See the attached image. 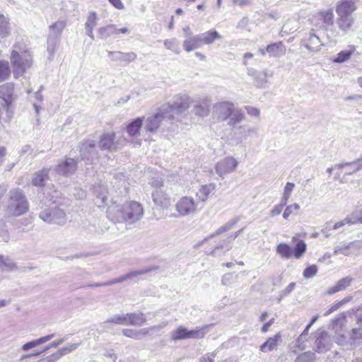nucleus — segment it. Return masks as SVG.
Here are the masks:
<instances>
[{
    "label": "nucleus",
    "instance_id": "1",
    "mask_svg": "<svg viewBox=\"0 0 362 362\" xmlns=\"http://www.w3.org/2000/svg\"><path fill=\"white\" fill-rule=\"evenodd\" d=\"M107 214L108 218L112 221L131 224L143 216L144 209L139 202L128 201L122 204L113 203L108 207Z\"/></svg>",
    "mask_w": 362,
    "mask_h": 362
},
{
    "label": "nucleus",
    "instance_id": "2",
    "mask_svg": "<svg viewBox=\"0 0 362 362\" xmlns=\"http://www.w3.org/2000/svg\"><path fill=\"white\" fill-rule=\"evenodd\" d=\"M10 61L13 76L18 78L31 68L33 63V54L25 45L16 44L11 50Z\"/></svg>",
    "mask_w": 362,
    "mask_h": 362
},
{
    "label": "nucleus",
    "instance_id": "3",
    "mask_svg": "<svg viewBox=\"0 0 362 362\" xmlns=\"http://www.w3.org/2000/svg\"><path fill=\"white\" fill-rule=\"evenodd\" d=\"M28 210V203L23 192L19 189H12L8 192L5 205V212L9 216H19Z\"/></svg>",
    "mask_w": 362,
    "mask_h": 362
},
{
    "label": "nucleus",
    "instance_id": "4",
    "mask_svg": "<svg viewBox=\"0 0 362 362\" xmlns=\"http://www.w3.org/2000/svg\"><path fill=\"white\" fill-rule=\"evenodd\" d=\"M167 107L161 106L156 112L148 115L146 118L144 119V132L153 134L159 129L162 122L172 121L170 115H168L166 110Z\"/></svg>",
    "mask_w": 362,
    "mask_h": 362
},
{
    "label": "nucleus",
    "instance_id": "5",
    "mask_svg": "<svg viewBox=\"0 0 362 362\" xmlns=\"http://www.w3.org/2000/svg\"><path fill=\"white\" fill-rule=\"evenodd\" d=\"M66 27L64 21L59 20L49 26L47 35V52L49 54V59H52L56 49L59 45L61 35Z\"/></svg>",
    "mask_w": 362,
    "mask_h": 362
},
{
    "label": "nucleus",
    "instance_id": "6",
    "mask_svg": "<svg viewBox=\"0 0 362 362\" xmlns=\"http://www.w3.org/2000/svg\"><path fill=\"white\" fill-rule=\"evenodd\" d=\"M192 102V99L189 95H178L174 98V101L172 104L167 103L162 106L163 107H168L166 112L168 115H170L172 121H173L177 115L188 110Z\"/></svg>",
    "mask_w": 362,
    "mask_h": 362
},
{
    "label": "nucleus",
    "instance_id": "7",
    "mask_svg": "<svg viewBox=\"0 0 362 362\" xmlns=\"http://www.w3.org/2000/svg\"><path fill=\"white\" fill-rule=\"evenodd\" d=\"M210 325L189 330L185 327L180 326L171 332L170 338L173 341L187 339H202L208 332Z\"/></svg>",
    "mask_w": 362,
    "mask_h": 362
},
{
    "label": "nucleus",
    "instance_id": "8",
    "mask_svg": "<svg viewBox=\"0 0 362 362\" xmlns=\"http://www.w3.org/2000/svg\"><path fill=\"white\" fill-rule=\"evenodd\" d=\"M177 217H185L194 215L198 211V203L191 196H182L175 204Z\"/></svg>",
    "mask_w": 362,
    "mask_h": 362
},
{
    "label": "nucleus",
    "instance_id": "9",
    "mask_svg": "<svg viewBox=\"0 0 362 362\" xmlns=\"http://www.w3.org/2000/svg\"><path fill=\"white\" fill-rule=\"evenodd\" d=\"M14 89L15 87L13 83H6L0 86V98L4 101L3 107L7 112L8 120L12 117V103L16 98Z\"/></svg>",
    "mask_w": 362,
    "mask_h": 362
},
{
    "label": "nucleus",
    "instance_id": "10",
    "mask_svg": "<svg viewBox=\"0 0 362 362\" xmlns=\"http://www.w3.org/2000/svg\"><path fill=\"white\" fill-rule=\"evenodd\" d=\"M238 160L232 156H228L220 159L215 165L216 174L224 177L226 175L235 172L238 166Z\"/></svg>",
    "mask_w": 362,
    "mask_h": 362
},
{
    "label": "nucleus",
    "instance_id": "11",
    "mask_svg": "<svg viewBox=\"0 0 362 362\" xmlns=\"http://www.w3.org/2000/svg\"><path fill=\"white\" fill-rule=\"evenodd\" d=\"M334 13L331 8L322 10L310 19L311 24L320 29H327L334 24Z\"/></svg>",
    "mask_w": 362,
    "mask_h": 362
},
{
    "label": "nucleus",
    "instance_id": "12",
    "mask_svg": "<svg viewBox=\"0 0 362 362\" xmlns=\"http://www.w3.org/2000/svg\"><path fill=\"white\" fill-rule=\"evenodd\" d=\"M40 218L49 223L62 224L66 221V214L63 210L54 206L43 210L40 214Z\"/></svg>",
    "mask_w": 362,
    "mask_h": 362
},
{
    "label": "nucleus",
    "instance_id": "13",
    "mask_svg": "<svg viewBox=\"0 0 362 362\" xmlns=\"http://www.w3.org/2000/svg\"><path fill=\"white\" fill-rule=\"evenodd\" d=\"M337 168L339 170V180L342 182L345 175H352L362 168V156L355 161L337 164Z\"/></svg>",
    "mask_w": 362,
    "mask_h": 362
},
{
    "label": "nucleus",
    "instance_id": "14",
    "mask_svg": "<svg viewBox=\"0 0 362 362\" xmlns=\"http://www.w3.org/2000/svg\"><path fill=\"white\" fill-rule=\"evenodd\" d=\"M302 44L310 52H318L323 46L321 39L313 29L303 37Z\"/></svg>",
    "mask_w": 362,
    "mask_h": 362
},
{
    "label": "nucleus",
    "instance_id": "15",
    "mask_svg": "<svg viewBox=\"0 0 362 362\" xmlns=\"http://www.w3.org/2000/svg\"><path fill=\"white\" fill-rule=\"evenodd\" d=\"M344 327V315H341L332 321L331 327L336 334L335 341L339 345H344L346 344V337L343 333Z\"/></svg>",
    "mask_w": 362,
    "mask_h": 362
},
{
    "label": "nucleus",
    "instance_id": "16",
    "mask_svg": "<svg viewBox=\"0 0 362 362\" xmlns=\"http://www.w3.org/2000/svg\"><path fill=\"white\" fill-rule=\"evenodd\" d=\"M356 9V0H339L335 5L337 16H351Z\"/></svg>",
    "mask_w": 362,
    "mask_h": 362
},
{
    "label": "nucleus",
    "instance_id": "17",
    "mask_svg": "<svg viewBox=\"0 0 362 362\" xmlns=\"http://www.w3.org/2000/svg\"><path fill=\"white\" fill-rule=\"evenodd\" d=\"M234 107L235 105L232 102L228 100L221 101L214 105V112L218 119L226 121Z\"/></svg>",
    "mask_w": 362,
    "mask_h": 362
},
{
    "label": "nucleus",
    "instance_id": "18",
    "mask_svg": "<svg viewBox=\"0 0 362 362\" xmlns=\"http://www.w3.org/2000/svg\"><path fill=\"white\" fill-rule=\"evenodd\" d=\"M76 169L77 161L74 158H66L57 165L55 171L61 175L69 176L74 174Z\"/></svg>",
    "mask_w": 362,
    "mask_h": 362
},
{
    "label": "nucleus",
    "instance_id": "19",
    "mask_svg": "<svg viewBox=\"0 0 362 362\" xmlns=\"http://www.w3.org/2000/svg\"><path fill=\"white\" fill-rule=\"evenodd\" d=\"M144 117H136L132 119L127 124L125 131L131 138L132 141L140 136L141 127L144 125Z\"/></svg>",
    "mask_w": 362,
    "mask_h": 362
},
{
    "label": "nucleus",
    "instance_id": "20",
    "mask_svg": "<svg viewBox=\"0 0 362 362\" xmlns=\"http://www.w3.org/2000/svg\"><path fill=\"white\" fill-rule=\"evenodd\" d=\"M282 342V334L277 332L272 337H269L260 346L259 351L263 353H269L277 350Z\"/></svg>",
    "mask_w": 362,
    "mask_h": 362
},
{
    "label": "nucleus",
    "instance_id": "21",
    "mask_svg": "<svg viewBox=\"0 0 362 362\" xmlns=\"http://www.w3.org/2000/svg\"><path fill=\"white\" fill-rule=\"evenodd\" d=\"M211 101V98L209 96L200 99L194 106L195 115L202 117L208 116L210 112Z\"/></svg>",
    "mask_w": 362,
    "mask_h": 362
},
{
    "label": "nucleus",
    "instance_id": "22",
    "mask_svg": "<svg viewBox=\"0 0 362 362\" xmlns=\"http://www.w3.org/2000/svg\"><path fill=\"white\" fill-rule=\"evenodd\" d=\"M115 134L107 132L103 134L99 141V147L103 150L115 151L117 148V143L115 141Z\"/></svg>",
    "mask_w": 362,
    "mask_h": 362
},
{
    "label": "nucleus",
    "instance_id": "23",
    "mask_svg": "<svg viewBox=\"0 0 362 362\" xmlns=\"http://www.w3.org/2000/svg\"><path fill=\"white\" fill-rule=\"evenodd\" d=\"M153 201L157 206L168 209L171 205L170 197L164 191L156 189L152 193Z\"/></svg>",
    "mask_w": 362,
    "mask_h": 362
},
{
    "label": "nucleus",
    "instance_id": "24",
    "mask_svg": "<svg viewBox=\"0 0 362 362\" xmlns=\"http://www.w3.org/2000/svg\"><path fill=\"white\" fill-rule=\"evenodd\" d=\"M93 193L95 196V202L99 207L104 206L107 201V189L103 185H96L93 187Z\"/></svg>",
    "mask_w": 362,
    "mask_h": 362
},
{
    "label": "nucleus",
    "instance_id": "25",
    "mask_svg": "<svg viewBox=\"0 0 362 362\" xmlns=\"http://www.w3.org/2000/svg\"><path fill=\"white\" fill-rule=\"evenodd\" d=\"M247 73L253 78L256 86L258 87H262L266 84L268 78L271 76L267 70L257 71L254 69H249Z\"/></svg>",
    "mask_w": 362,
    "mask_h": 362
},
{
    "label": "nucleus",
    "instance_id": "26",
    "mask_svg": "<svg viewBox=\"0 0 362 362\" xmlns=\"http://www.w3.org/2000/svg\"><path fill=\"white\" fill-rule=\"evenodd\" d=\"M214 190V184L209 183L201 185L195 194V197L197 198L196 202L198 204L199 202H206L208 200L210 194L213 193Z\"/></svg>",
    "mask_w": 362,
    "mask_h": 362
},
{
    "label": "nucleus",
    "instance_id": "27",
    "mask_svg": "<svg viewBox=\"0 0 362 362\" xmlns=\"http://www.w3.org/2000/svg\"><path fill=\"white\" fill-rule=\"evenodd\" d=\"M331 342L328 334L325 332H323L315 340L314 350L317 353H325L329 350Z\"/></svg>",
    "mask_w": 362,
    "mask_h": 362
},
{
    "label": "nucleus",
    "instance_id": "28",
    "mask_svg": "<svg viewBox=\"0 0 362 362\" xmlns=\"http://www.w3.org/2000/svg\"><path fill=\"white\" fill-rule=\"evenodd\" d=\"M286 47L281 42L269 45L266 49H260L259 52L262 55L268 53L272 57H280L286 53Z\"/></svg>",
    "mask_w": 362,
    "mask_h": 362
},
{
    "label": "nucleus",
    "instance_id": "29",
    "mask_svg": "<svg viewBox=\"0 0 362 362\" xmlns=\"http://www.w3.org/2000/svg\"><path fill=\"white\" fill-rule=\"evenodd\" d=\"M151 271V269H140V270H136V271H134V272H131L128 274H126L124 275H122L118 278H116V279H114L107 283H105L103 284V286H107V285H112V284H119V283H121V282H123L124 281H127V280H129V279H133L134 277L135 276H137L139 275H141V274H146L148 272Z\"/></svg>",
    "mask_w": 362,
    "mask_h": 362
},
{
    "label": "nucleus",
    "instance_id": "30",
    "mask_svg": "<svg viewBox=\"0 0 362 362\" xmlns=\"http://www.w3.org/2000/svg\"><path fill=\"white\" fill-rule=\"evenodd\" d=\"M292 242L296 243L295 247L293 248V257L299 259L306 252L307 244L303 240H298L297 235L292 238Z\"/></svg>",
    "mask_w": 362,
    "mask_h": 362
},
{
    "label": "nucleus",
    "instance_id": "31",
    "mask_svg": "<svg viewBox=\"0 0 362 362\" xmlns=\"http://www.w3.org/2000/svg\"><path fill=\"white\" fill-rule=\"evenodd\" d=\"M202 45L199 35H196L187 37L182 42V46L184 49L187 52H192Z\"/></svg>",
    "mask_w": 362,
    "mask_h": 362
},
{
    "label": "nucleus",
    "instance_id": "32",
    "mask_svg": "<svg viewBox=\"0 0 362 362\" xmlns=\"http://www.w3.org/2000/svg\"><path fill=\"white\" fill-rule=\"evenodd\" d=\"M355 52L356 47L354 45H350L347 49L339 52L336 57L332 59V62L336 64L346 62L350 59Z\"/></svg>",
    "mask_w": 362,
    "mask_h": 362
},
{
    "label": "nucleus",
    "instance_id": "33",
    "mask_svg": "<svg viewBox=\"0 0 362 362\" xmlns=\"http://www.w3.org/2000/svg\"><path fill=\"white\" fill-rule=\"evenodd\" d=\"M98 16L95 11H91L88 13L87 21L85 23V28L86 35L92 40L94 39L93 29L97 25Z\"/></svg>",
    "mask_w": 362,
    "mask_h": 362
},
{
    "label": "nucleus",
    "instance_id": "34",
    "mask_svg": "<svg viewBox=\"0 0 362 362\" xmlns=\"http://www.w3.org/2000/svg\"><path fill=\"white\" fill-rule=\"evenodd\" d=\"M108 55L115 61L124 62H131L136 59V54L134 52H109Z\"/></svg>",
    "mask_w": 362,
    "mask_h": 362
},
{
    "label": "nucleus",
    "instance_id": "35",
    "mask_svg": "<svg viewBox=\"0 0 362 362\" xmlns=\"http://www.w3.org/2000/svg\"><path fill=\"white\" fill-rule=\"evenodd\" d=\"M128 326L141 327L146 322V317L142 313H127Z\"/></svg>",
    "mask_w": 362,
    "mask_h": 362
},
{
    "label": "nucleus",
    "instance_id": "36",
    "mask_svg": "<svg viewBox=\"0 0 362 362\" xmlns=\"http://www.w3.org/2000/svg\"><path fill=\"white\" fill-rule=\"evenodd\" d=\"M276 253L281 259H289L293 257V248L286 243H281L276 247Z\"/></svg>",
    "mask_w": 362,
    "mask_h": 362
},
{
    "label": "nucleus",
    "instance_id": "37",
    "mask_svg": "<svg viewBox=\"0 0 362 362\" xmlns=\"http://www.w3.org/2000/svg\"><path fill=\"white\" fill-rule=\"evenodd\" d=\"M201 42L203 45H210L216 40H220L221 35L215 30L211 29L199 35Z\"/></svg>",
    "mask_w": 362,
    "mask_h": 362
},
{
    "label": "nucleus",
    "instance_id": "38",
    "mask_svg": "<svg viewBox=\"0 0 362 362\" xmlns=\"http://www.w3.org/2000/svg\"><path fill=\"white\" fill-rule=\"evenodd\" d=\"M54 336H55L54 334H51L46 335L45 337H42L35 339L33 341H29V342L25 344L22 346V349L24 351H27L31 349H33L42 344H44L45 342L51 340L52 339H53L54 337Z\"/></svg>",
    "mask_w": 362,
    "mask_h": 362
},
{
    "label": "nucleus",
    "instance_id": "39",
    "mask_svg": "<svg viewBox=\"0 0 362 362\" xmlns=\"http://www.w3.org/2000/svg\"><path fill=\"white\" fill-rule=\"evenodd\" d=\"M337 23L339 28L344 33L349 31L354 23L351 16H337Z\"/></svg>",
    "mask_w": 362,
    "mask_h": 362
},
{
    "label": "nucleus",
    "instance_id": "40",
    "mask_svg": "<svg viewBox=\"0 0 362 362\" xmlns=\"http://www.w3.org/2000/svg\"><path fill=\"white\" fill-rule=\"evenodd\" d=\"M48 169H42V170L35 173L32 179V184L36 187L42 186L45 181L48 179Z\"/></svg>",
    "mask_w": 362,
    "mask_h": 362
},
{
    "label": "nucleus",
    "instance_id": "41",
    "mask_svg": "<svg viewBox=\"0 0 362 362\" xmlns=\"http://www.w3.org/2000/svg\"><path fill=\"white\" fill-rule=\"evenodd\" d=\"M122 334L124 336L134 339H141L147 336V332L144 328L141 329H123Z\"/></svg>",
    "mask_w": 362,
    "mask_h": 362
},
{
    "label": "nucleus",
    "instance_id": "42",
    "mask_svg": "<svg viewBox=\"0 0 362 362\" xmlns=\"http://www.w3.org/2000/svg\"><path fill=\"white\" fill-rule=\"evenodd\" d=\"M11 27L8 16L0 13V37H6L9 35Z\"/></svg>",
    "mask_w": 362,
    "mask_h": 362
},
{
    "label": "nucleus",
    "instance_id": "43",
    "mask_svg": "<svg viewBox=\"0 0 362 362\" xmlns=\"http://www.w3.org/2000/svg\"><path fill=\"white\" fill-rule=\"evenodd\" d=\"M11 74V69L8 61L0 60V83L7 81Z\"/></svg>",
    "mask_w": 362,
    "mask_h": 362
},
{
    "label": "nucleus",
    "instance_id": "44",
    "mask_svg": "<svg viewBox=\"0 0 362 362\" xmlns=\"http://www.w3.org/2000/svg\"><path fill=\"white\" fill-rule=\"evenodd\" d=\"M355 248L356 245L354 243H349L348 245L337 246L334 250V255H337L341 254L349 256L354 253Z\"/></svg>",
    "mask_w": 362,
    "mask_h": 362
},
{
    "label": "nucleus",
    "instance_id": "45",
    "mask_svg": "<svg viewBox=\"0 0 362 362\" xmlns=\"http://www.w3.org/2000/svg\"><path fill=\"white\" fill-rule=\"evenodd\" d=\"M244 119V113L240 109L235 107L228 119V124L230 125H235L241 122Z\"/></svg>",
    "mask_w": 362,
    "mask_h": 362
},
{
    "label": "nucleus",
    "instance_id": "46",
    "mask_svg": "<svg viewBox=\"0 0 362 362\" xmlns=\"http://www.w3.org/2000/svg\"><path fill=\"white\" fill-rule=\"evenodd\" d=\"M351 279H350L349 277L341 279L336 284L335 286L329 288L327 293L329 294H333L338 291H340L344 289L345 288H346L348 286H349L351 284Z\"/></svg>",
    "mask_w": 362,
    "mask_h": 362
},
{
    "label": "nucleus",
    "instance_id": "47",
    "mask_svg": "<svg viewBox=\"0 0 362 362\" xmlns=\"http://www.w3.org/2000/svg\"><path fill=\"white\" fill-rule=\"evenodd\" d=\"M95 150V144L93 141H86L84 142L81 148L80 153L83 158H89L88 156L93 153Z\"/></svg>",
    "mask_w": 362,
    "mask_h": 362
},
{
    "label": "nucleus",
    "instance_id": "48",
    "mask_svg": "<svg viewBox=\"0 0 362 362\" xmlns=\"http://www.w3.org/2000/svg\"><path fill=\"white\" fill-rule=\"evenodd\" d=\"M254 132L255 131L252 128L245 125L240 126L234 131L235 135L240 139L241 141L243 139H245L248 136Z\"/></svg>",
    "mask_w": 362,
    "mask_h": 362
},
{
    "label": "nucleus",
    "instance_id": "49",
    "mask_svg": "<svg viewBox=\"0 0 362 362\" xmlns=\"http://www.w3.org/2000/svg\"><path fill=\"white\" fill-rule=\"evenodd\" d=\"M106 322L128 326L127 313L115 315L110 317Z\"/></svg>",
    "mask_w": 362,
    "mask_h": 362
},
{
    "label": "nucleus",
    "instance_id": "50",
    "mask_svg": "<svg viewBox=\"0 0 362 362\" xmlns=\"http://www.w3.org/2000/svg\"><path fill=\"white\" fill-rule=\"evenodd\" d=\"M163 44L166 49L172 51L176 54H179L181 52L178 41L176 38L166 39L163 41Z\"/></svg>",
    "mask_w": 362,
    "mask_h": 362
},
{
    "label": "nucleus",
    "instance_id": "51",
    "mask_svg": "<svg viewBox=\"0 0 362 362\" xmlns=\"http://www.w3.org/2000/svg\"><path fill=\"white\" fill-rule=\"evenodd\" d=\"M295 187L296 185L293 182H288L286 183L285 186L284 187L283 193L281 198V200H282L284 203H288Z\"/></svg>",
    "mask_w": 362,
    "mask_h": 362
},
{
    "label": "nucleus",
    "instance_id": "52",
    "mask_svg": "<svg viewBox=\"0 0 362 362\" xmlns=\"http://www.w3.org/2000/svg\"><path fill=\"white\" fill-rule=\"evenodd\" d=\"M0 269L11 271L16 269V264L8 257L0 255Z\"/></svg>",
    "mask_w": 362,
    "mask_h": 362
},
{
    "label": "nucleus",
    "instance_id": "53",
    "mask_svg": "<svg viewBox=\"0 0 362 362\" xmlns=\"http://www.w3.org/2000/svg\"><path fill=\"white\" fill-rule=\"evenodd\" d=\"M316 359L315 355L313 352L305 351L297 356L295 362H315Z\"/></svg>",
    "mask_w": 362,
    "mask_h": 362
},
{
    "label": "nucleus",
    "instance_id": "54",
    "mask_svg": "<svg viewBox=\"0 0 362 362\" xmlns=\"http://www.w3.org/2000/svg\"><path fill=\"white\" fill-rule=\"evenodd\" d=\"M115 26L114 25H109L105 27L100 28L98 32L101 38H106L112 35H115Z\"/></svg>",
    "mask_w": 362,
    "mask_h": 362
},
{
    "label": "nucleus",
    "instance_id": "55",
    "mask_svg": "<svg viewBox=\"0 0 362 362\" xmlns=\"http://www.w3.org/2000/svg\"><path fill=\"white\" fill-rule=\"evenodd\" d=\"M114 183L117 185L118 189H121V188L127 189V185H128L127 177L123 173L117 174L115 176V182Z\"/></svg>",
    "mask_w": 362,
    "mask_h": 362
},
{
    "label": "nucleus",
    "instance_id": "56",
    "mask_svg": "<svg viewBox=\"0 0 362 362\" xmlns=\"http://www.w3.org/2000/svg\"><path fill=\"white\" fill-rule=\"evenodd\" d=\"M34 101H33V107L35 108V112L37 115L40 113L41 110V106L38 104V103H41L43 99V96L40 90L35 92L33 95Z\"/></svg>",
    "mask_w": 362,
    "mask_h": 362
},
{
    "label": "nucleus",
    "instance_id": "57",
    "mask_svg": "<svg viewBox=\"0 0 362 362\" xmlns=\"http://www.w3.org/2000/svg\"><path fill=\"white\" fill-rule=\"evenodd\" d=\"M317 270V267L315 264L310 265L304 269L303 273V277L305 279L312 278L316 275Z\"/></svg>",
    "mask_w": 362,
    "mask_h": 362
},
{
    "label": "nucleus",
    "instance_id": "58",
    "mask_svg": "<svg viewBox=\"0 0 362 362\" xmlns=\"http://www.w3.org/2000/svg\"><path fill=\"white\" fill-rule=\"evenodd\" d=\"M306 341V337H303V334H300L299 337L296 341V346L292 347V351L296 353L298 350H303L305 349V346L304 344Z\"/></svg>",
    "mask_w": 362,
    "mask_h": 362
},
{
    "label": "nucleus",
    "instance_id": "59",
    "mask_svg": "<svg viewBox=\"0 0 362 362\" xmlns=\"http://www.w3.org/2000/svg\"><path fill=\"white\" fill-rule=\"evenodd\" d=\"M300 209V206L297 203L291 204L287 206L283 213V217L285 219H288L291 214L293 213L294 211H298Z\"/></svg>",
    "mask_w": 362,
    "mask_h": 362
},
{
    "label": "nucleus",
    "instance_id": "60",
    "mask_svg": "<svg viewBox=\"0 0 362 362\" xmlns=\"http://www.w3.org/2000/svg\"><path fill=\"white\" fill-rule=\"evenodd\" d=\"M287 204V203L282 202V200L280 201V203L279 204L275 205L273 209L270 211L269 215L272 217L276 216L279 215L284 207Z\"/></svg>",
    "mask_w": 362,
    "mask_h": 362
},
{
    "label": "nucleus",
    "instance_id": "61",
    "mask_svg": "<svg viewBox=\"0 0 362 362\" xmlns=\"http://www.w3.org/2000/svg\"><path fill=\"white\" fill-rule=\"evenodd\" d=\"M350 339L353 341L362 339V327L352 329L350 334Z\"/></svg>",
    "mask_w": 362,
    "mask_h": 362
},
{
    "label": "nucleus",
    "instance_id": "62",
    "mask_svg": "<svg viewBox=\"0 0 362 362\" xmlns=\"http://www.w3.org/2000/svg\"><path fill=\"white\" fill-rule=\"evenodd\" d=\"M351 219H354V214H352L349 216L346 217L344 220L338 221L334 223V225L332 227V229L337 230L346 224H354L352 222L349 221Z\"/></svg>",
    "mask_w": 362,
    "mask_h": 362
},
{
    "label": "nucleus",
    "instance_id": "63",
    "mask_svg": "<svg viewBox=\"0 0 362 362\" xmlns=\"http://www.w3.org/2000/svg\"><path fill=\"white\" fill-rule=\"evenodd\" d=\"M78 344H69V346L63 348L62 349H61L59 352H57V354L58 355H60V357L62 356L64 354H66L68 353H70L71 351L75 350L77 347H78Z\"/></svg>",
    "mask_w": 362,
    "mask_h": 362
},
{
    "label": "nucleus",
    "instance_id": "64",
    "mask_svg": "<svg viewBox=\"0 0 362 362\" xmlns=\"http://www.w3.org/2000/svg\"><path fill=\"white\" fill-rule=\"evenodd\" d=\"M354 219H351L349 221L353 223H362V210L356 211L353 213Z\"/></svg>",
    "mask_w": 362,
    "mask_h": 362
}]
</instances>
